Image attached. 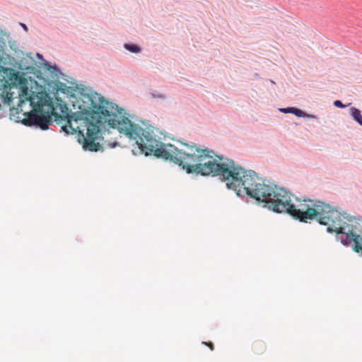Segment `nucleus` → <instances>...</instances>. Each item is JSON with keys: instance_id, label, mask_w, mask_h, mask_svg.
I'll return each mask as SVG.
<instances>
[{"instance_id": "1", "label": "nucleus", "mask_w": 362, "mask_h": 362, "mask_svg": "<svg viewBox=\"0 0 362 362\" xmlns=\"http://www.w3.org/2000/svg\"><path fill=\"white\" fill-rule=\"evenodd\" d=\"M74 88L76 91L66 97L72 107L78 110L68 116L56 113L54 121H66L67 124L62 127V132L67 135L77 134V141L85 151L103 152L104 147L100 143L104 140L103 133L109 128L117 129L135 141L140 154L173 163L188 175L213 177L212 149L194 142L178 141L187 147L186 150L165 144L160 138H157L156 128L148 121L127 112L90 87L76 83Z\"/></svg>"}, {"instance_id": "2", "label": "nucleus", "mask_w": 362, "mask_h": 362, "mask_svg": "<svg viewBox=\"0 0 362 362\" xmlns=\"http://www.w3.org/2000/svg\"><path fill=\"white\" fill-rule=\"evenodd\" d=\"M265 208L276 214H287L303 223L315 220L320 225L327 226L328 233H335L337 240L343 245L351 246L354 252L362 255L361 219L339 207L305 197L299 198L265 178Z\"/></svg>"}, {"instance_id": "3", "label": "nucleus", "mask_w": 362, "mask_h": 362, "mask_svg": "<svg viewBox=\"0 0 362 362\" xmlns=\"http://www.w3.org/2000/svg\"><path fill=\"white\" fill-rule=\"evenodd\" d=\"M0 70L11 81V83L6 81V88H15L18 89L20 103L26 100L30 102L33 108L44 110L45 107H47V110L52 113H53V110L58 107L57 103L53 102L52 98L49 96V91L45 88V86H41L37 81H31V89L35 88L37 92L28 90V82L25 79V74H21L19 71L9 67H1Z\"/></svg>"}, {"instance_id": "4", "label": "nucleus", "mask_w": 362, "mask_h": 362, "mask_svg": "<svg viewBox=\"0 0 362 362\" xmlns=\"http://www.w3.org/2000/svg\"><path fill=\"white\" fill-rule=\"evenodd\" d=\"M27 56L30 58V61L32 65L27 66V62L25 63L23 62V60L17 61L15 57H8L7 61L4 62L5 64H8L13 66V67H16L19 70L26 71V72H21V74H25V79L28 82V89H31V81H36L34 78H37L40 81L42 84L41 86H45V88L47 89L49 93L52 95H56L58 93H62L67 95L69 93H71L73 91H76V89L74 86H68L66 83L61 82L59 80L52 81L49 78H45L42 76V73L41 70L35 68L33 64L36 62L31 57V53L27 54Z\"/></svg>"}, {"instance_id": "5", "label": "nucleus", "mask_w": 362, "mask_h": 362, "mask_svg": "<svg viewBox=\"0 0 362 362\" xmlns=\"http://www.w3.org/2000/svg\"><path fill=\"white\" fill-rule=\"evenodd\" d=\"M35 110H31L24 112L23 115L24 118L21 120V123L27 127H35L42 130H47L49 125L54 120V115L49 110L35 108ZM20 113L18 108L12 107L10 109V119H15L16 122L20 121Z\"/></svg>"}, {"instance_id": "6", "label": "nucleus", "mask_w": 362, "mask_h": 362, "mask_svg": "<svg viewBox=\"0 0 362 362\" xmlns=\"http://www.w3.org/2000/svg\"><path fill=\"white\" fill-rule=\"evenodd\" d=\"M7 43L13 55L17 58H23L25 55L24 52L18 48L17 42L11 39L10 33L0 28V69H1V67H4L3 65H6L4 62L7 61V59H6L7 56H8V57H13L6 49ZM0 73L4 74L6 76L1 70Z\"/></svg>"}, {"instance_id": "7", "label": "nucleus", "mask_w": 362, "mask_h": 362, "mask_svg": "<svg viewBox=\"0 0 362 362\" xmlns=\"http://www.w3.org/2000/svg\"><path fill=\"white\" fill-rule=\"evenodd\" d=\"M42 66L47 71H49V73L55 76L57 79L59 78L60 76H66L65 74L62 71L60 68L56 64H52V62L48 61H45L43 62Z\"/></svg>"}, {"instance_id": "8", "label": "nucleus", "mask_w": 362, "mask_h": 362, "mask_svg": "<svg viewBox=\"0 0 362 362\" xmlns=\"http://www.w3.org/2000/svg\"><path fill=\"white\" fill-rule=\"evenodd\" d=\"M55 100H57V106L59 107L62 115L68 116L72 112L69 110L67 105L63 102L62 99L59 96V93L56 95H53Z\"/></svg>"}, {"instance_id": "9", "label": "nucleus", "mask_w": 362, "mask_h": 362, "mask_svg": "<svg viewBox=\"0 0 362 362\" xmlns=\"http://www.w3.org/2000/svg\"><path fill=\"white\" fill-rule=\"evenodd\" d=\"M349 114L352 119L362 127V114L361 110L357 107H352L349 109Z\"/></svg>"}, {"instance_id": "10", "label": "nucleus", "mask_w": 362, "mask_h": 362, "mask_svg": "<svg viewBox=\"0 0 362 362\" xmlns=\"http://www.w3.org/2000/svg\"><path fill=\"white\" fill-rule=\"evenodd\" d=\"M7 78H8L7 77ZM4 82V91H7V90H11V88H6V81L8 82V83H11V81L9 79H8V81H6L5 78L2 81ZM13 88H11L12 89ZM13 93H10V92H6V94L5 95H2V101L4 103V104L5 105H10V104L12 103V100H13Z\"/></svg>"}, {"instance_id": "11", "label": "nucleus", "mask_w": 362, "mask_h": 362, "mask_svg": "<svg viewBox=\"0 0 362 362\" xmlns=\"http://www.w3.org/2000/svg\"><path fill=\"white\" fill-rule=\"evenodd\" d=\"M124 48L133 54H139L142 51L140 45L133 42H126L123 45Z\"/></svg>"}, {"instance_id": "12", "label": "nucleus", "mask_w": 362, "mask_h": 362, "mask_svg": "<svg viewBox=\"0 0 362 362\" xmlns=\"http://www.w3.org/2000/svg\"><path fill=\"white\" fill-rule=\"evenodd\" d=\"M292 114L298 117L309 118V119H317L316 115H310V114L307 113L306 112H305L304 110H303L300 108L296 107H293Z\"/></svg>"}, {"instance_id": "13", "label": "nucleus", "mask_w": 362, "mask_h": 362, "mask_svg": "<svg viewBox=\"0 0 362 362\" xmlns=\"http://www.w3.org/2000/svg\"><path fill=\"white\" fill-rule=\"evenodd\" d=\"M151 96L152 98H159L163 100H165L167 98L166 95L163 93H158L157 90H153L151 93Z\"/></svg>"}, {"instance_id": "14", "label": "nucleus", "mask_w": 362, "mask_h": 362, "mask_svg": "<svg viewBox=\"0 0 362 362\" xmlns=\"http://www.w3.org/2000/svg\"><path fill=\"white\" fill-rule=\"evenodd\" d=\"M334 106L339 108H344L349 106L350 104L345 105L340 100H336L333 103Z\"/></svg>"}, {"instance_id": "15", "label": "nucleus", "mask_w": 362, "mask_h": 362, "mask_svg": "<svg viewBox=\"0 0 362 362\" xmlns=\"http://www.w3.org/2000/svg\"><path fill=\"white\" fill-rule=\"evenodd\" d=\"M293 107H282V108H279V110L282 112V113H291L292 114V112H293Z\"/></svg>"}, {"instance_id": "16", "label": "nucleus", "mask_w": 362, "mask_h": 362, "mask_svg": "<svg viewBox=\"0 0 362 362\" xmlns=\"http://www.w3.org/2000/svg\"><path fill=\"white\" fill-rule=\"evenodd\" d=\"M69 78H66L63 77V79L64 81H66L67 83H70L71 84L70 86H75L76 83L78 84L73 78H71V77H69Z\"/></svg>"}, {"instance_id": "17", "label": "nucleus", "mask_w": 362, "mask_h": 362, "mask_svg": "<svg viewBox=\"0 0 362 362\" xmlns=\"http://www.w3.org/2000/svg\"><path fill=\"white\" fill-rule=\"evenodd\" d=\"M19 25L25 32H28V30H29L28 27L26 25V24H25L24 23L20 22Z\"/></svg>"}, {"instance_id": "18", "label": "nucleus", "mask_w": 362, "mask_h": 362, "mask_svg": "<svg viewBox=\"0 0 362 362\" xmlns=\"http://www.w3.org/2000/svg\"><path fill=\"white\" fill-rule=\"evenodd\" d=\"M108 146L111 148H115L116 146H119V143L117 141H114L112 143H109Z\"/></svg>"}, {"instance_id": "19", "label": "nucleus", "mask_w": 362, "mask_h": 362, "mask_svg": "<svg viewBox=\"0 0 362 362\" xmlns=\"http://www.w3.org/2000/svg\"><path fill=\"white\" fill-rule=\"evenodd\" d=\"M204 344L209 346L211 350H214V344L211 342V341H209V342H204Z\"/></svg>"}, {"instance_id": "20", "label": "nucleus", "mask_w": 362, "mask_h": 362, "mask_svg": "<svg viewBox=\"0 0 362 362\" xmlns=\"http://www.w3.org/2000/svg\"><path fill=\"white\" fill-rule=\"evenodd\" d=\"M36 56H37V57L39 59L42 60L44 62H45V61H46V60L44 59V57H43L42 54H40V53H37V54H36Z\"/></svg>"}, {"instance_id": "21", "label": "nucleus", "mask_w": 362, "mask_h": 362, "mask_svg": "<svg viewBox=\"0 0 362 362\" xmlns=\"http://www.w3.org/2000/svg\"><path fill=\"white\" fill-rule=\"evenodd\" d=\"M132 151V153H133L134 155H135V156H136V155H137V153L135 151V150H134V149H133Z\"/></svg>"}, {"instance_id": "22", "label": "nucleus", "mask_w": 362, "mask_h": 362, "mask_svg": "<svg viewBox=\"0 0 362 362\" xmlns=\"http://www.w3.org/2000/svg\"><path fill=\"white\" fill-rule=\"evenodd\" d=\"M269 81L272 83H275V82L274 81H272V79L269 80Z\"/></svg>"}]
</instances>
